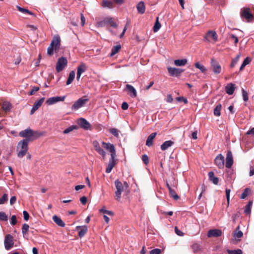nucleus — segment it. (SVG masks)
<instances>
[{
	"label": "nucleus",
	"instance_id": "1",
	"mask_svg": "<svg viewBox=\"0 0 254 254\" xmlns=\"http://www.w3.org/2000/svg\"><path fill=\"white\" fill-rule=\"evenodd\" d=\"M19 134L20 136L26 138L23 140H27L28 142H29L43 136L44 133L38 131H34L28 128L20 131Z\"/></svg>",
	"mask_w": 254,
	"mask_h": 254
},
{
	"label": "nucleus",
	"instance_id": "2",
	"mask_svg": "<svg viewBox=\"0 0 254 254\" xmlns=\"http://www.w3.org/2000/svg\"><path fill=\"white\" fill-rule=\"evenodd\" d=\"M61 46V38L59 35H56L51 42L50 45L47 48V54L49 56H52L54 54V51L58 52Z\"/></svg>",
	"mask_w": 254,
	"mask_h": 254
},
{
	"label": "nucleus",
	"instance_id": "3",
	"mask_svg": "<svg viewBox=\"0 0 254 254\" xmlns=\"http://www.w3.org/2000/svg\"><path fill=\"white\" fill-rule=\"evenodd\" d=\"M28 142L27 140H22L18 142L17 149L19 150L17 153L19 158H22L27 153Z\"/></svg>",
	"mask_w": 254,
	"mask_h": 254
},
{
	"label": "nucleus",
	"instance_id": "4",
	"mask_svg": "<svg viewBox=\"0 0 254 254\" xmlns=\"http://www.w3.org/2000/svg\"><path fill=\"white\" fill-rule=\"evenodd\" d=\"M240 15L242 18H245L247 21L251 22L254 19V15L249 7H243L241 9Z\"/></svg>",
	"mask_w": 254,
	"mask_h": 254
},
{
	"label": "nucleus",
	"instance_id": "5",
	"mask_svg": "<svg viewBox=\"0 0 254 254\" xmlns=\"http://www.w3.org/2000/svg\"><path fill=\"white\" fill-rule=\"evenodd\" d=\"M67 64V60L65 57L60 58L56 64V69L58 72L62 71Z\"/></svg>",
	"mask_w": 254,
	"mask_h": 254
},
{
	"label": "nucleus",
	"instance_id": "6",
	"mask_svg": "<svg viewBox=\"0 0 254 254\" xmlns=\"http://www.w3.org/2000/svg\"><path fill=\"white\" fill-rule=\"evenodd\" d=\"M4 244L6 250H9L13 247V238L11 235L7 234L5 236Z\"/></svg>",
	"mask_w": 254,
	"mask_h": 254
},
{
	"label": "nucleus",
	"instance_id": "7",
	"mask_svg": "<svg viewBox=\"0 0 254 254\" xmlns=\"http://www.w3.org/2000/svg\"><path fill=\"white\" fill-rule=\"evenodd\" d=\"M88 100V99L84 97L79 98L72 105L71 109L72 110H77L83 107Z\"/></svg>",
	"mask_w": 254,
	"mask_h": 254
},
{
	"label": "nucleus",
	"instance_id": "8",
	"mask_svg": "<svg viewBox=\"0 0 254 254\" xmlns=\"http://www.w3.org/2000/svg\"><path fill=\"white\" fill-rule=\"evenodd\" d=\"M211 65L214 73L218 74L221 72V66L219 62L214 58L211 59Z\"/></svg>",
	"mask_w": 254,
	"mask_h": 254
},
{
	"label": "nucleus",
	"instance_id": "9",
	"mask_svg": "<svg viewBox=\"0 0 254 254\" xmlns=\"http://www.w3.org/2000/svg\"><path fill=\"white\" fill-rule=\"evenodd\" d=\"M65 99V96L53 97L47 99L46 102V103L48 105H52L58 102L64 101Z\"/></svg>",
	"mask_w": 254,
	"mask_h": 254
},
{
	"label": "nucleus",
	"instance_id": "10",
	"mask_svg": "<svg viewBox=\"0 0 254 254\" xmlns=\"http://www.w3.org/2000/svg\"><path fill=\"white\" fill-rule=\"evenodd\" d=\"M214 162L219 169H223L224 167V156L221 154L218 155L214 160Z\"/></svg>",
	"mask_w": 254,
	"mask_h": 254
},
{
	"label": "nucleus",
	"instance_id": "11",
	"mask_svg": "<svg viewBox=\"0 0 254 254\" xmlns=\"http://www.w3.org/2000/svg\"><path fill=\"white\" fill-rule=\"evenodd\" d=\"M205 39L209 42L211 40L216 42L218 41V36L215 31H208L205 36Z\"/></svg>",
	"mask_w": 254,
	"mask_h": 254
},
{
	"label": "nucleus",
	"instance_id": "12",
	"mask_svg": "<svg viewBox=\"0 0 254 254\" xmlns=\"http://www.w3.org/2000/svg\"><path fill=\"white\" fill-rule=\"evenodd\" d=\"M167 70L169 74L172 76H178L184 71V70L181 68L171 67H168Z\"/></svg>",
	"mask_w": 254,
	"mask_h": 254
},
{
	"label": "nucleus",
	"instance_id": "13",
	"mask_svg": "<svg viewBox=\"0 0 254 254\" xmlns=\"http://www.w3.org/2000/svg\"><path fill=\"white\" fill-rule=\"evenodd\" d=\"M103 147L110 151L111 156L116 155V152L114 145L110 143H106L105 142H102Z\"/></svg>",
	"mask_w": 254,
	"mask_h": 254
},
{
	"label": "nucleus",
	"instance_id": "14",
	"mask_svg": "<svg viewBox=\"0 0 254 254\" xmlns=\"http://www.w3.org/2000/svg\"><path fill=\"white\" fill-rule=\"evenodd\" d=\"M233 164V155L230 150L228 151L226 158V167L227 168H231Z\"/></svg>",
	"mask_w": 254,
	"mask_h": 254
},
{
	"label": "nucleus",
	"instance_id": "15",
	"mask_svg": "<svg viewBox=\"0 0 254 254\" xmlns=\"http://www.w3.org/2000/svg\"><path fill=\"white\" fill-rule=\"evenodd\" d=\"M78 125L80 127L85 129L88 130L90 127V124L84 118H80L77 121Z\"/></svg>",
	"mask_w": 254,
	"mask_h": 254
},
{
	"label": "nucleus",
	"instance_id": "16",
	"mask_svg": "<svg viewBox=\"0 0 254 254\" xmlns=\"http://www.w3.org/2000/svg\"><path fill=\"white\" fill-rule=\"evenodd\" d=\"M222 232L219 229H212L208 231L207 233V237L209 238L211 237H218L222 235Z\"/></svg>",
	"mask_w": 254,
	"mask_h": 254
},
{
	"label": "nucleus",
	"instance_id": "17",
	"mask_svg": "<svg viewBox=\"0 0 254 254\" xmlns=\"http://www.w3.org/2000/svg\"><path fill=\"white\" fill-rule=\"evenodd\" d=\"M116 155H112L111 156V158L110 159L109 164L108 165V166L107 167L106 169V172L107 173H110L114 166L116 165L115 162V157Z\"/></svg>",
	"mask_w": 254,
	"mask_h": 254
},
{
	"label": "nucleus",
	"instance_id": "18",
	"mask_svg": "<svg viewBox=\"0 0 254 254\" xmlns=\"http://www.w3.org/2000/svg\"><path fill=\"white\" fill-rule=\"evenodd\" d=\"M93 145L95 150L101 155L103 156V157H105L106 156L105 151L101 147L100 144L97 141H94L93 142Z\"/></svg>",
	"mask_w": 254,
	"mask_h": 254
},
{
	"label": "nucleus",
	"instance_id": "19",
	"mask_svg": "<svg viewBox=\"0 0 254 254\" xmlns=\"http://www.w3.org/2000/svg\"><path fill=\"white\" fill-rule=\"evenodd\" d=\"M87 69V67L85 64L82 63L77 68V76L76 79L78 81L80 79L81 75L82 73L85 72Z\"/></svg>",
	"mask_w": 254,
	"mask_h": 254
},
{
	"label": "nucleus",
	"instance_id": "20",
	"mask_svg": "<svg viewBox=\"0 0 254 254\" xmlns=\"http://www.w3.org/2000/svg\"><path fill=\"white\" fill-rule=\"evenodd\" d=\"M76 230H79L78 232V236L80 238H82L86 234L87 232L88 228L86 226H78L76 227Z\"/></svg>",
	"mask_w": 254,
	"mask_h": 254
},
{
	"label": "nucleus",
	"instance_id": "21",
	"mask_svg": "<svg viewBox=\"0 0 254 254\" xmlns=\"http://www.w3.org/2000/svg\"><path fill=\"white\" fill-rule=\"evenodd\" d=\"M126 89L128 91V94L129 95L130 97L134 98L136 96V91L132 85L129 84H127Z\"/></svg>",
	"mask_w": 254,
	"mask_h": 254
},
{
	"label": "nucleus",
	"instance_id": "22",
	"mask_svg": "<svg viewBox=\"0 0 254 254\" xmlns=\"http://www.w3.org/2000/svg\"><path fill=\"white\" fill-rule=\"evenodd\" d=\"M136 8L138 13L141 14H143L145 11L144 2L142 1L139 2L136 5Z\"/></svg>",
	"mask_w": 254,
	"mask_h": 254
},
{
	"label": "nucleus",
	"instance_id": "23",
	"mask_svg": "<svg viewBox=\"0 0 254 254\" xmlns=\"http://www.w3.org/2000/svg\"><path fill=\"white\" fill-rule=\"evenodd\" d=\"M157 133L156 132L152 133L151 134H150L146 141V145H147L148 147H150L153 144V140L154 138L155 137Z\"/></svg>",
	"mask_w": 254,
	"mask_h": 254
},
{
	"label": "nucleus",
	"instance_id": "24",
	"mask_svg": "<svg viewBox=\"0 0 254 254\" xmlns=\"http://www.w3.org/2000/svg\"><path fill=\"white\" fill-rule=\"evenodd\" d=\"M53 220L54 222L59 226L61 227H64L65 226V223L59 217L57 216V215H54L53 216Z\"/></svg>",
	"mask_w": 254,
	"mask_h": 254
},
{
	"label": "nucleus",
	"instance_id": "25",
	"mask_svg": "<svg viewBox=\"0 0 254 254\" xmlns=\"http://www.w3.org/2000/svg\"><path fill=\"white\" fill-rule=\"evenodd\" d=\"M235 85L232 83H229L225 87L226 93L229 95H232L235 91Z\"/></svg>",
	"mask_w": 254,
	"mask_h": 254
},
{
	"label": "nucleus",
	"instance_id": "26",
	"mask_svg": "<svg viewBox=\"0 0 254 254\" xmlns=\"http://www.w3.org/2000/svg\"><path fill=\"white\" fill-rule=\"evenodd\" d=\"M174 143V142L171 140L166 141L161 145V149L163 151L166 150L173 145Z\"/></svg>",
	"mask_w": 254,
	"mask_h": 254
},
{
	"label": "nucleus",
	"instance_id": "27",
	"mask_svg": "<svg viewBox=\"0 0 254 254\" xmlns=\"http://www.w3.org/2000/svg\"><path fill=\"white\" fill-rule=\"evenodd\" d=\"M188 62V60L186 59H183L181 60H176L174 61V64L177 66H181L185 65Z\"/></svg>",
	"mask_w": 254,
	"mask_h": 254
},
{
	"label": "nucleus",
	"instance_id": "28",
	"mask_svg": "<svg viewBox=\"0 0 254 254\" xmlns=\"http://www.w3.org/2000/svg\"><path fill=\"white\" fill-rule=\"evenodd\" d=\"M208 177L210 181H212L215 185H217L219 182L218 178L214 176V174L213 172L208 173Z\"/></svg>",
	"mask_w": 254,
	"mask_h": 254
},
{
	"label": "nucleus",
	"instance_id": "29",
	"mask_svg": "<svg viewBox=\"0 0 254 254\" xmlns=\"http://www.w3.org/2000/svg\"><path fill=\"white\" fill-rule=\"evenodd\" d=\"M115 185L116 188V190L121 192H123L124 190V186L121 182L119 181V180H117L115 182Z\"/></svg>",
	"mask_w": 254,
	"mask_h": 254
},
{
	"label": "nucleus",
	"instance_id": "30",
	"mask_svg": "<svg viewBox=\"0 0 254 254\" xmlns=\"http://www.w3.org/2000/svg\"><path fill=\"white\" fill-rule=\"evenodd\" d=\"M107 24H109L111 27L114 28L117 27V24L115 21L114 19L112 17H106Z\"/></svg>",
	"mask_w": 254,
	"mask_h": 254
},
{
	"label": "nucleus",
	"instance_id": "31",
	"mask_svg": "<svg viewBox=\"0 0 254 254\" xmlns=\"http://www.w3.org/2000/svg\"><path fill=\"white\" fill-rule=\"evenodd\" d=\"M11 108V104L8 102H4L2 105V109L5 112H7L10 111Z\"/></svg>",
	"mask_w": 254,
	"mask_h": 254
},
{
	"label": "nucleus",
	"instance_id": "32",
	"mask_svg": "<svg viewBox=\"0 0 254 254\" xmlns=\"http://www.w3.org/2000/svg\"><path fill=\"white\" fill-rule=\"evenodd\" d=\"M253 204L252 201H249V203L246 205L244 213L246 215H250L251 212V208Z\"/></svg>",
	"mask_w": 254,
	"mask_h": 254
},
{
	"label": "nucleus",
	"instance_id": "33",
	"mask_svg": "<svg viewBox=\"0 0 254 254\" xmlns=\"http://www.w3.org/2000/svg\"><path fill=\"white\" fill-rule=\"evenodd\" d=\"M102 5L104 7L112 8L113 7V3L110 0H104L102 1Z\"/></svg>",
	"mask_w": 254,
	"mask_h": 254
},
{
	"label": "nucleus",
	"instance_id": "34",
	"mask_svg": "<svg viewBox=\"0 0 254 254\" xmlns=\"http://www.w3.org/2000/svg\"><path fill=\"white\" fill-rule=\"evenodd\" d=\"M75 78V72L74 71H71L69 74L68 79L66 81V84L69 85L72 83Z\"/></svg>",
	"mask_w": 254,
	"mask_h": 254
},
{
	"label": "nucleus",
	"instance_id": "35",
	"mask_svg": "<svg viewBox=\"0 0 254 254\" xmlns=\"http://www.w3.org/2000/svg\"><path fill=\"white\" fill-rule=\"evenodd\" d=\"M121 49V46L120 45H117L112 48L111 53L110 54L111 57H113L116 54L119 52Z\"/></svg>",
	"mask_w": 254,
	"mask_h": 254
},
{
	"label": "nucleus",
	"instance_id": "36",
	"mask_svg": "<svg viewBox=\"0 0 254 254\" xmlns=\"http://www.w3.org/2000/svg\"><path fill=\"white\" fill-rule=\"evenodd\" d=\"M169 193L170 196L172 197L175 200H177L179 198V196L176 193L175 189L172 188H169Z\"/></svg>",
	"mask_w": 254,
	"mask_h": 254
},
{
	"label": "nucleus",
	"instance_id": "37",
	"mask_svg": "<svg viewBox=\"0 0 254 254\" xmlns=\"http://www.w3.org/2000/svg\"><path fill=\"white\" fill-rule=\"evenodd\" d=\"M240 226H238L236 230V232L233 234L234 238H240L243 237V233L241 231H239Z\"/></svg>",
	"mask_w": 254,
	"mask_h": 254
},
{
	"label": "nucleus",
	"instance_id": "38",
	"mask_svg": "<svg viewBox=\"0 0 254 254\" xmlns=\"http://www.w3.org/2000/svg\"><path fill=\"white\" fill-rule=\"evenodd\" d=\"M251 190L250 188H246L244 190L243 193H242V194L240 196V198L241 199L246 198L250 194V193H251Z\"/></svg>",
	"mask_w": 254,
	"mask_h": 254
},
{
	"label": "nucleus",
	"instance_id": "39",
	"mask_svg": "<svg viewBox=\"0 0 254 254\" xmlns=\"http://www.w3.org/2000/svg\"><path fill=\"white\" fill-rule=\"evenodd\" d=\"M222 106L220 104L217 105L214 110V115L215 116L219 117L221 115V110Z\"/></svg>",
	"mask_w": 254,
	"mask_h": 254
},
{
	"label": "nucleus",
	"instance_id": "40",
	"mask_svg": "<svg viewBox=\"0 0 254 254\" xmlns=\"http://www.w3.org/2000/svg\"><path fill=\"white\" fill-rule=\"evenodd\" d=\"M194 66L196 68L199 69L202 73H205L206 71V67L203 65L200 64L199 62L195 63Z\"/></svg>",
	"mask_w": 254,
	"mask_h": 254
},
{
	"label": "nucleus",
	"instance_id": "41",
	"mask_svg": "<svg viewBox=\"0 0 254 254\" xmlns=\"http://www.w3.org/2000/svg\"><path fill=\"white\" fill-rule=\"evenodd\" d=\"M45 100L44 97L41 98L39 100L36 101L33 106L35 107V108H36L37 110L41 107L42 103H43L44 101Z\"/></svg>",
	"mask_w": 254,
	"mask_h": 254
},
{
	"label": "nucleus",
	"instance_id": "42",
	"mask_svg": "<svg viewBox=\"0 0 254 254\" xmlns=\"http://www.w3.org/2000/svg\"><path fill=\"white\" fill-rule=\"evenodd\" d=\"M251 62V59L249 58V57H247L243 61L240 68V71H242L243 70V69L244 68V67L248 64H249V63H250Z\"/></svg>",
	"mask_w": 254,
	"mask_h": 254
},
{
	"label": "nucleus",
	"instance_id": "43",
	"mask_svg": "<svg viewBox=\"0 0 254 254\" xmlns=\"http://www.w3.org/2000/svg\"><path fill=\"white\" fill-rule=\"evenodd\" d=\"M161 25L159 22L158 17H157L155 24L153 26V31L154 32H157L159 30V29L161 28Z\"/></svg>",
	"mask_w": 254,
	"mask_h": 254
},
{
	"label": "nucleus",
	"instance_id": "44",
	"mask_svg": "<svg viewBox=\"0 0 254 254\" xmlns=\"http://www.w3.org/2000/svg\"><path fill=\"white\" fill-rule=\"evenodd\" d=\"M16 7L18 9V10L19 11H20L21 12L26 13H28V14L32 15H34V14L33 13H32L31 11H29L27 9H25V8H22V7H21L18 5L16 6Z\"/></svg>",
	"mask_w": 254,
	"mask_h": 254
},
{
	"label": "nucleus",
	"instance_id": "45",
	"mask_svg": "<svg viewBox=\"0 0 254 254\" xmlns=\"http://www.w3.org/2000/svg\"><path fill=\"white\" fill-rule=\"evenodd\" d=\"M77 128H78V127L76 126H74V125L71 126L70 127L64 129L63 131V133L64 134L68 133L70 132H71V131H72L73 130L77 129Z\"/></svg>",
	"mask_w": 254,
	"mask_h": 254
},
{
	"label": "nucleus",
	"instance_id": "46",
	"mask_svg": "<svg viewBox=\"0 0 254 254\" xmlns=\"http://www.w3.org/2000/svg\"><path fill=\"white\" fill-rule=\"evenodd\" d=\"M227 252L228 254H243V252L241 249H237L236 250H228Z\"/></svg>",
	"mask_w": 254,
	"mask_h": 254
},
{
	"label": "nucleus",
	"instance_id": "47",
	"mask_svg": "<svg viewBox=\"0 0 254 254\" xmlns=\"http://www.w3.org/2000/svg\"><path fill=\"white\" fill-rule=\"evenodd\" d=\"M109 132L116 137H118L119 135V131L115 128H111L109 130Z\"/></svg>",
	"mask_w": 254,
	"mask_h": 254
},
{
	"label": "nucleus",
	"instance_id": "48",
	"mask_svg": "<svg viewBox=\"0 0 254 254\" xmlns=\"http://www.w3.org/2000/svg\"><path fill=\"white\" fill-rule=\"evenodd\" d=\"M240 57V54H239L237 56V57L232 60L231 64H230V66L231 67H233L237 64L238 61H239Z\"/></svg>",
	"mask_w": 254,
	"mask_h": 254
},
{
	"label": "nucleus",
	"instance_id": "49",
	"mask_svg": "<svg viewBox=\"0 0 254 254\" xmlns=\"http://www.w3.org/2000/svg\"><path fill=\"white\" fill-rule=\"evenodd\" d=\"M8 200V195L6 193L3 194L2 197L0 198V204L4 203Z\"/></svg>",
	"mask_w": 254,
	"mask_h": 254
},
{
	"label": "nucleus",
	"instance_id": "50",
	"mask_svg": "<svg viewBox=\"0 0 254 254\" xmlns=\"http://www.w3.org/2000/svg\"><path fill=\"white\" fill-rule=\"evenodd\" d=\"M107 25V21H106V17L103 20L100 21L97 23V26L98 27H104Z\"/></svg>",
	"mask_w": 254,
	"mask_h": 254
},
{
	"label": "nucleus",
	"instance_id": "51",
	"mask_svg": "<svg viewBox=\"0 0 254 254\" xmlns=\"http://www.w3.org/2000/svg\"><path fill=\"white\" fill-rule=\"evenodd\" d=\"M8 219L7 216L5 213L3 212H0V220L1 221H6Z\"/></svg>",
	"mask_w": 254,
	"mask_h": 254
},
{
	"label": "nucleus",
	"instance_id": "52",
	"mask_svg": "<svg viewBox=\"0 0 254 254\" xmlns=\"http://www.w3.org/2000/svg\"><path fill=\"white\" fill-rule=\"evenodd\" d=\"M29 226L27 224H24L22 228V232L23 234H25L28 231Z\"/></svg>",
	"mask_w": 254,
	"mask_h": 254
},
{
	"label": "nucleus",
	"instance_id": "53",
	"mask_svg": "<svg viewBox=\"0 0 254 254\" xmlns=\"http://www.w3.org/2000/svg\"><path fill=\"white\" fill-rule=\"evenodd\" d=\"M115 199L118 200V201H120L121 198V194L122 192L118 191L116 190L115 193Z\"/></svg>",
	"mask_w": 254,
	"mask_h": 254
},
{
	"label": "nucleus",
	"instance_id": "54",
	"mask_svg": "<svg viewBox=\"0 0 254 254\" xmlns=\"http://www.w3.org/2000/svg\"><path fill=\"white\" fill-rule=\"evenodd\" d=\"M39 90V87L34 86L32 88V90L29 92V95H34Z\"/></svg>",
	"mask_w": 254,
	"mask_h": 254
},
{
	"label": "nucleus",
	"instance_id": "55",
	"mask_svg": "<svg viewBox=\"0 0 254 254\" xmlns=\"http://www.w3.org/2000/svg\"><path fill=\"white\" fill-rule=\"evenodd\" d=\"M142 160L145 165H147L149 163V158L147 155L144 154L142 156Z\"/></svg>",
	"mask_w": 254,
	"mask_h": 254
},
{
	"label": "nucleus",
	"instance_id": "56",
	"mask_svg": "<svg viewBox=\"0 0 254 254\" xmlns=\"http://www.w3.org/2000/svg\"><path fill=\"white\" fill-rule=\"evenodd\" d=\"M242 94L244 100L247 101L249 99L248 94L244 89H242Z\"/></svg>",
	"mask_w": 254,
	"mask_h": 254
},
{
	"label": "nucleus",
	"instance_id": "57",
	"mask_svg": "<svg viewBox=\"0 0 254 254\" xmlns=\"http://www.w3.org/2000/svg\"><path fill=\"white\" fill-rule=\"evenodd\" d=\"M225 192H226L227 201L228 204H229V202H230V194L231 190H230V189H226Z\"/></svg>",
	"mask_w": 254,
	"mask_h": 254
},
{
	"label": "nucleus",
	"instance_id": "58",
	"mask_svg": "<svg viewBox=\"0 0 254 254\" xmlns=\"http://www.w3.org/2000/svg\"><path fill=\"white\" fill-rule=\"evenodd\" d=\"M17 223L16 217L15 215H12L11 217L10 224L12 225H15Z\"/></svg>",
	"mask_w": 254,
	"mask_h": 254
},
{
	"label": "nucleus",
	"instance_id": "59",
	"mask_svg": "<svg viewBox=\"0 0 254 254\" xmlns=\"http://www.w3.org/2000/svg\"><path fill=\"white\" fill-rule=\"evenodd\" d=\"M161 252V250L159 249H155L151 250L149 254H160Z\"/></svg>",
	"mask_w": 254,
	"mask_h": 254
},
{
	"label": "nucleus",
	"instance_id": "60",
	"mask_svg": "<svg viewBox=\"0 0 254 254\" xmlns=\"http://www.w3.org/2000/svg\"><path fill=\"white\" fill-rule=\"evenodd\" d=\"M230 37L232 40H234L235 44H237L239 41L238 38L234 34H231Z\"/></svg>",
	"mask_w": 254,
	"mask_h": 254
},
{
	"label": "nucleus",
	"instance_id": "61",
	"mask_svg": "<svg viewBox=\"0 0 254 254\" xmlns=\"http://www.w3.org/2000/svg\"><path fill=\"white\" fill-rule=\"evenodd\" d=\"M175 231L177 235L180 236H183L184 235V233L181 231L177 227H175Z\"/></svg>",
	"mask_w": 254,
	"mask_h": 254
},
{
	"label": "nucleus",
	"instance_id": "62",
	"mask_svg": "<svg viewBox=\"0 0 254 254\" xmlns=\"http://www.w3.org/2000/svg\"><path fill=\"white\" fill-rule=\"evenodd\" d=\"M176 100L178 101H183L185 104H187L188 103L187 99L186 98H184L183 97H177Z\"/></svg>",
	"mask_w": 254,
	"mask_h": 254
},
{
	"label": "nucleus",
	"instance_id": "63",
	"mask_svg": "<svg viewBox=\"0 0 254 254\" xmlns=\"http://www.w3.org/2000/svg\"><path fill=\"white\" fill-rule=\"evenodd\" d=\"M23 214L24 220L26 221H28L29 218V215L28 213L26 211L24 210L23 212Z\"/></svg>",
	"mask_w": 254,
	"mask_h": 254
},
{
	"label": "nucleus",
	"instance_id": "64",
	"mask_svg": "<svg viewBox=\"0 0 254 254\" xmlns=\"http://www.w3.org/2000/svg\"><path fill=\"white\" fill-rule=\"evenodd\" d=\"M87 198L86 196H83L80 198V201L82 204H85L87 202Z\"/></svg>",
	"mask_w": 254,
	"mask_h": 254
}]
</instances>
